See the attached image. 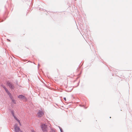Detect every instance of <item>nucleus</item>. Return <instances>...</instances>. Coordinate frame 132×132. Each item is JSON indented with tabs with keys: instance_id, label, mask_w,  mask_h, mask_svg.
<instances>
[{
	"instance_id": "423d86ee",
	"label": "nucleus",
	"mask_w": 132,
	"mask_h": 132,
	"mask_svg": "<svg viewBox=\"0 0 132 132\" xmlns=\"http://www.w3.org/2000/svg\"><path fill=\"white\" fill-rule=\"evenodd\" d=\"M4 89L6 91V92L9 95H10L11 94L9 93L8 90H7V89L5 87H4Z\"/></svg>"
},
{
	"instance_id": "20e7f679",
	"label": "nucleus",
	"mask_w": 132,
	"mask_h": 132,
	"mask_svg": "<svg viewBox=\"0 0 132 132\" xmlns=\"http://www.w3.org/2000/svg\"><path fill=\"white\" fill-rule=\"evenodd\" d=\"M9 87L11 88H13V86L12 84L9 82L7 83Z\"/></svg>"
},
{
	"instance_id": "f03ea898",
	"label": "nucleus",
	"mask_w": 132,
	"mask_h": 132,
	"mask_svg": "<svg viewBox=\"0 0 132 132\" xmlns=\"http://www.w3.org/2000/svg\"><path fill=\"white\" fill-rule=\"evenodd\" d=\"M37 114L39 117H41L44 114V113L42 111H39L38 113Z\"/></svg>"
},
{
	"instance_id": "f257e3e1",
	"label": "nucleus",
	"mask_w": 132,
	"mask_h": 132,
	"mask_svg": "<svg viewBox=\"0 0 132 132\" xmlns=\"http://www.w3.org/2000/svg\"><path fill=\"white\" fill-rule=\"evenodd\" d=\"M41 127L43 131L44 132H46L47 131V125L45 124H42L41 125Z\"/></svg>"
},
{
	"instance_id": "0eeeda50",
	"label": "nucleus",
	"mask_w": 132,
	"mask_h": 132,
	"mask_svg": "<svg viewBox=\"0 0 132 132\" xmlns=\"http://www.w3.org/2000/svg\"><path fill=\"white\" fill-rule=\"evenodd\" d=\"M12 101H13V102H14V103H15L16 102H15V101H14V100H12Z\"/></svg>"
},
{
	"instance_id": "6e6552de",
	"label": "nucleus",
	"mask_w": 132,
	"mask_h": 132,
	"mask_svg": "<svg viewBox=\"0 0 132 132\" xmlns=\"http://www.w3.org/2000/svg\"><path fill=\"white\" fill-rule=\"evenodd\" d=\"M64 100L65 101H66V98L65 97H64Z\"/></svg>"
},
{
	"instance_id": "1a4fd4ad",
	"label": "nucleus",
	"mask_w": 132,
	"mask_h": 132,
	"mask_svg": "<svg viewBox=\"0 0 132 132\" xmlns=\"http://www.w3.org/2000/svg\"><path fill=\"white\" fill-rule=\"evenodd\" d=\"M7 41H8L10 42V40H9V39H7Z\"/></svg>"
},
{
	"instance_id": "7ed1b4c3",
	"label": "nucleus",
	"mask_w": 132,
	"mask_h": 132,
	"mask_svg": "<svg viewBox=\"0 0 132 132\" xmlns=\"http://www.w3.org/2000/svg\"><path fill=\"white\" fill-rule=\"evenodd\" d=\"M18 98L22 99H26V98H25V97L22 95H20L18 97Z\"/></svg>"
},
{
	"instance_id": "9d476101",
	"label": "nucleus",
	"mask_w": 132,
	"mask_h": 132,
	"mask_svg": "<svg viewBox=\"0 0 132 132\" xmlns=\"http://www.w3.org/2000/svg\"><path fill=\"white\" fill-rule=\"evenodd\" d=\"M33 132H35L34 131H33Z\"/></svg>"
},
{
	"instance_id": "39448f33",
	"label": "nucleus",
	"mask_w": 132,
	"mask_h": 132,
	"mask_svg": "<svg viewBox=\"0 0 132 132\" xmlns=\"http://www.w3.org/2000/svg\"><path fill=\"white\" fill-rule=\"evenodd\" d=\"M15 118V119L17 120V121L19 122V125L20 126H21V122H20V121L17 118H16V117H14Z\"/></svg>"
}]
</instances>
